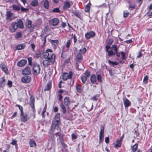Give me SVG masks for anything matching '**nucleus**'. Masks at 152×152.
I'll return each instance as SVG.
<instances>
[{
	"label": "nucleus",
	"instance_id": "393cba45",
	"mask_svg": "<svg viewBox=\"0 0 152 152\" xmlns=\"http://www.w3.org/2000/svg\"><path fill=\"white\" fill-rule=\"evenodd\" d=\"M91 4L90 2H89L85 6V7L84 11L86 12H88L90 10Z\"/></svg>",
	"mask_w": 152,
	"mask_h": 152
},
{
	"label": "nucleus",
	"instance_id": "a19ab883",
	"mask_svg": "<svg viewBox=\"0 0 152 152\" xmlns=\"http://www.w3.org/2000/svg\"><path fill=\"white\" fill-rule=\"evenodd\" d=\"M129 12L128 11L126 10L124 11L123 12V17L124 18H126L129 15Z\"/></svg>",
	"mask_w": 152,
	"mask_h": 152
},
{
	"label": "nucleus",
	"instance_id": "864d4df0",
	"mask_svg": "<svg viewBox=\"0 0 152 152\" xmlns=\"http://www.w3.org/2000/svg\"><path fill=\"white\" fill-rule=\"evenodd\" d=\"M16 106L18 107L19 108V110L20 111L21 113H22V112L23 113V107L22 106H21L19 104H17L16 105Z\"/></svg>",
	"mask_w": 152,
	"mask_h": 152
},
{
	"label": "nucleus",
	"instance_id": "6e6552de",
	"mask_svg": "<svg viewBox=\"0 0 152 152\" xmlns=\"http://www.w3.org/2000/svg\"><path fill=\"white\" fill-rule=\"evenodd\" d=\"M31 80V77L29 76H25L21 78V81L24 83H28Z\"/></svg>",
	"mask_w": 152,
	"mask_h": 152
},
{
	"label": "nucleus",
	"instance_id": "7c9ffc66",
	"mask_svg": "<svg viewBox=\"0 0 152 152\" xmlns=\"http://www.w3.org/2000/svg\"><path fill=\"white\" fill-rule=\"evenodd\" d=\"M60 113H57L55 115V119L56 122H59L60 121Z\"/></svg>",
	"mask_w": 152,
	"mask_h": 152
},
{
	"label": "nucleus",
	"instance_id": "37998d69",
	"mask_svg": "<svg viewBox=\"0 0 152 152\" xmlns=\"http://www.w3.org/2000/svg\"><path fill=\"white\" fill-rule=\"evenodd\" d=\"M78 52H80V53L82 54L85 53H86V49L85 48H83L82 49H80L79 50L77 51Z\"/></svg>",
	"mask_w": 152,
	"mask_h": 152
},
{
	"label": "nucleus",
	"instance_id": "e433bc0d",
	"mask_svg": "<svg viewBox=\"0 0 152 152\" xmlns=\"http://www.w3.org/2000/svg\"><path fill=\"white\" fill-rule=\"evenodd\" d=\"M41 56V53L40 51H38L35 53L34 57L36 58H39Z\"/></svg>",
	"mask_w": 152,
	"mask_h": 152
},
{
	"label": "nucleus",
	"instance_id": "9d476101",
	"mask_svg": "<svg viewBox=\"0 0 152 152\" xmlns=\"http://www.w3.org/2000/svg\"><path fill=\"white\" fill-rule=\"evenodd\" d=\"M35 99L33 96H31L30 99V105L33 110L34 111Z\"/></svg>",
	"mask_w": 152,
	"mask_h": 152
},
{
	"label": "nucleus",
	"instance_id": "69168bd1",
	"mask_svg": "<svg viewBox=\"0 0 152 152\" xmlns=\"http://www.w3.org/2000/svg\"><path fill=\"white\" fill-rule=\"evenodd\" d=\"M71 136L72 140H75L77 138V136L74 133H72L71 135Z\"/></svg>",
	"mask_w": 152,
	"mask_h": 152
},
{
	"label": "nucleus",
	"instance_id": "c03bdc74",
	"mask_svg": "<svg viewBox=\"0 0 152 152\" xmlns=\"http://www.w3.org/2000/svg\"><path fill=\"white\" fill-rule=\"evenodd\" d=\"M81 79L83 83H84L87 79V77L85 76H82Z\"/></svg>",
	"mask_w": 152,
	"mask_h": 152
},
{
	"label": "nucleus",
	"instance_id": "6e6d98bb",
	"mask_svg": "<svg viewBox=\"0 0 152 152\" xmlns=\"http://www.w3.org/2000/svg\"><path fill=\"white\" fill-rule=\"evenodd\" d=\"M112 48L115 51V53H117L118 52V49L117 48V46L114 45L112 46Z\"/></svg>",
	"mask_w": 152,
	"mask_h": 152
},
{
	"label": "nucleus",
	"instance_id": "ddd939ff",
	"mask_svg": "<svg viewBox=\"0 0 152 152\" xmlns=\"http://www.w3.org/2000/svg\"><path fill=\"white\" fill-rule=\"evenodd\" d=\"M6 84V80L3 77L0 78V88L4 87Z\"/></svg>",
	"mask_w": 152,
	"mask_h": 152
},
{
	"label": "nucleus",
	"instance_id": "5701e85b",
	"mask_svg": "<svg viewBox=\"0 0 152 152\" xmlns=\"http://www.w3.org/2000/svg\"><path fill=\"white\" fill-rule=\"evenodd\" d=\"M59 127L58 122L53 123L50 129H57Z\"/></svg>",
	"mask_w": 152,
	"mask_h": 152
},
{
	"label": "nucleus",
	"instance_id": "f704fd0d",
	"mask_svg": "<svg viewBox=\"0 0 152 152\" xmlns=\"http://www.w3.org/2000/svg\"><path fill=\"white\" fill-rule=\"evenodd\" d=\"M12 14V13L10 11H7L6 13V19L7 20L10 19Z\"/></svg>",
	"mask_w": 152,
	"mask_h": 152
},
{
	"label": "nucleus",
	"instance_id": "a878e982",
	"mask_svg": "<svg viewBox=\"0 0 152 152\" xmlns=\"http://www.w3.org/2000/svg\"><path fill=\"white\" fill-rule=\"evenodd\" d=\"M107 47V45L106 47V50L107 52L108 53L109 56H112L113 55H115V53L112 50H108Z\"/></svg>",
	"mask_w": 152,
	"mask_h": 152
},
{
	"label": "nucleus",
	"instance_id": "4d7b16f0",
	"mask_svg": "<svg viewBox=\"0 0 152 152\" xmlns=\"http://www.w3.org/2000/svg\"><path fill=\"white\" fill-rule=\"evenodd\" d=\"M71 43V41L70 40H68L67 41L66 45V47L67 48H68L69 47V46Z\"/></svg>",
	"mask_w": 152,
	"mask_h": 152
},
{
	"label": "nucleus",
	"instance_id": "423d86ee",
	"mask_svg": "<svg viewBox=\"0 0 152 152\" xmlns=\"http://www.w3.org/2000/svg\"><path fill=\"white\" fill-rule=\"evenodd\" d=\"M95 35V33L93 31H90L86 33L85 37L87 39L94 37Z\"/></svg>",
	"mask_w": 152,
	"mask_h": 152
},
{
	"label": "nucleus",
	"instance_id": "39448f33",
	"mask_svg": "<svg viewBox=\"0 0 152 152\" xmlns=\"http://www.w3.org/2000/svg\"><path fill=\"white\" fill-rule=\"evenodd\" d=\"M73 73L70 71L69 73H64L62 76V79L64 80H66L68 79H71L72 77Z\"/></svg>",
	"mask_w": 152,
	"mask_h": 152
},
{
	"label": "nucleus",
	"instance_id": "aec40b11",
	"mask_svg": "<svg viewBox=\"0 0 152 152\" xmlns=\"http://www.w3.org/2000/svg\"><path fill=\"white\" fill-rule=\"evenodd\" d=\"M51 43L53 45V48L56 49V48L57 46L59 43V41L58 40H52L50 41Z\"/></svg>",
	"mask_w": 152,
	"mask_h": 152
},
{
	"label": "nucleus",
	"instance_id": "680f3d73",
	"mask_svg": "<svg viewBox=\"0 0 152 152\" xmlns=\"http://www.w3.org/2000/svg\"><path fill=\"white\" fill-rule=\"evenodd\" d=\"M17 141L16 140H13L11 142H10V144L13 145H15L17 144Z\"/></svg>",
	"mask_w": 152,
	"mask_h": 152
},
{
	"label": "nucleus",
	"instance_id": "bf43d9fd",
	"mask_svg": "<svg viewBox=\"0 0 152 152\" xmlns=\"http://www.w3.org/2000/svg\"><path fill=\"white\" fill-rule=\"evenodd\" d=\"M104 128L103 126L101 127L100 131L99 133V134L104 135Z\"/></svg>",
	"mask_w": 152,
	"mask_h": 152
},
{
	"label": "nucleus",
	"instance_id": "1a4fd4ad",
	"mask_svg": "<svg viewBox=\"0 0 152 152\" xmlns=\"http://www.w3.org/2000/svg\"><path fill=\"white\" fill-rule=\"evenodd\" d=\"M20 119L22 121L25 122L29 118L27 117V115L26 113H22L20 114Z\"/></svg>",
	"mask_w": 152,
	"mask_h": 152
},
{
	"label": "nucleus",
	"instance_id": "cd10ccee",
	"mask_svg": "<svg viewBox=\"0 0 152 152\" xmlns=\"http://www.w3.org/2000/svg\"><path fill=\"white\" fill-rule=\"evenodd\" d=\"M49 3L48 0H45L44 2L43 6L45 8L47 9L49 8Z\"/></svg>",
	"mask_w": 152,
	"mask_h": 152
},
{
	"label": "nucleus",
	"instance_id": "a18cd8bd",
	"mask_svg": "<svg viewBox=\"0 0 152 152\" xmlns=\"http://www.w3.org/2000/svg\"><path fill=\"white\" fill-rule=\"evenodd\" d=\"M22 34L21 32H18L17 33L15 36V38L16 39H18L20 38L22 36Z\"/></svg>",
	"mask_w": 152,
	"mask_h": 152
},
{
	"label": "nucleus",
	"instance_id": "0e129e2a",
	"mask_svg": "<svg viewBox=\"0 0 152 152\" xmlns=\"http://www.w3.org/2000/svg\"><path fill=\"white\" fill-rule=\"evenodd\" d=\"M74 15L79 18H80V14L79 12H76L74 13Z\"/></svg>",
	"mask_w": 152,
	"mask_h": 152
},
{
	"label": "nucleus",
	"instance_id": "8fccbe9b",
	"mask_svg": "<svg viewBox=\"0 0 152 152\" xmlns=\"http://www.w3.org/2000/svg\"><path fill=\"white\" fill-rule=\"evenodd\" d=\"M121 54L122 56L121 58L122 60H124L125 59L126 56L125 53L123 51L121 52Z\"/></svg>",
	"mask_w": 152,
	"mask_h": 152
},
{
	"label": "nucleus",
	"instance_id": "a211bd4d",
	"mask_svg": "<svg viewBox=\"0 0 152 152\" xmlns=\"http://www.w3.org/2000/svg\"><path fill=\"white\" fill-rule=\"evenodd\" d=\"M59 20L56 18H54L52 19L51 21V23L53 26H56L58 23Z\"/></svg>",
	"mask_w": 152,
	"mask_h": 152
},
{
	"label": "nucleus",
	"instance_id": "c9c22d12",
	"mask_svg": "<svg viewBox=\"0 0 152 152\" xmlns=\"http://www.w3.org/2000/svg\"><path fill=\"white\" fill-rule=\"evenodd\" d=\"M108 62L109 64L110 65L111 64H112L113 66L117 65L118 64V63L117 62L111 61L110 60H108Z\"/></svg>",
	"mask_w": 152,
	"mask_h": 152
},
{
	"label": "nucleus",
	"instance_id": "58836bf2",
	"mask_svg": "<svg viewBox=\"0 0 152 152\" xmlns=\"http://www.w3.org/2000/svg\"><path fill=\"white\" fill-rule=\"evenodd\" d=\"M134 133L136 137H137L139 135V134L138 132V129L137 128H135L134 130Z\"/></svg>",
	"mask_w": 152,
	"mask_h": 152
},
{
	"label": "nucleus",
	"instance_id": "f03ea898",
	"mask_svg": "<svg viewBox=\"0 0 152 152\" xmlns=\"http://www.w3.org/2000/svg\"><path fill=\"white\" fill-rule=\"evenodd\" d=\"M70 102V98L68 96H66L64 99V104L63 103H61L60 104V106L62 109V111L63 114H65L66 112V109L65 106L69 108Z\"/></svg>",
	"mask_w": 152,
	"mask_h": 152
},
{
	"label": "nucleus",
	"instance_id": "0eeeda50",
	"mask_svg": "<svg viewBox=\"0 0 152 152\" xmlns=\"http://www.w3.org/2000/svg\"><path fill=\"white\" fill-rule=\"evenodd\" d=\"M83 59V58L82 55V53H80V52H76V57L75 59V62H78L80 63L81 61Z\"/></svg>",
	"mask_w": 152,
	"mask_h": 152
},
{
	"label": "nucleus",
	"instance_id": "13d9d810",
	"mask_svg": "<svg viewBox=\"0 0 152 152\" xmlns=\"http://www.w3.org/2000/svg\"><path fill=\"white\" fill-rule=\"evenodd\" d=\"M7 84L9 88L12 87V82L11 81L8 80L7 83Z\"/></svg>",
	"mask_w": 152,
	"mask_h": 152
},
{
	"label": "nucleus",
	"instance_id": "5fc2aeb1",
	"mask_svg": "<svg viewBox=\"0 0 152 152\" xmlns=\"http://www.w3.org/2000/svg\"><path fill=\"white\" fill-rule=\"evenodd\" d=\"M51 88V86L50 84L48 83L47 84L46 87L45 89V91L49 90Z\"/></svg>",
	"mask_w": 152,
	"mask_h": 152
},
{
	"label": "nucleus",
	"instance_id": "9b49d317",
	"mask_svg": "<svg viewBox=\"0 0 152 152\" xmlns=\"http://www.w3.org/2000/svg\"><path fill=\"white\" fill-rule=\"evenodd\" d=\"M22 74L23 75L30 74H31L30 68L29 67H26L22 70Z\"/></svg>",
	"mask_w": 152,
	"mask_h": 152
},
{
	"label": "nucleus",
	"instance_id": "de8ad7c7",
	"mask_svg": "<svg viewBox=\"0 0 152 152\" xmlns=\"http://www.w3.org/2000/svg\"><path fill=\"white\" fill-rule=\"evenodd\" d=\"M104 137V135L99 134V142L100 143L103 142V138Z\"/></svg>",
	"mask_w": 152,
	"mask_h": 152
},
{
	"label": "nucleus",
	"instance_id": "c85d7f7f",
	"mask_svg": "<svg viewBox=\"0 0 152 152\" xmlns=\"http://www.w3.org/2000/svg\"><path fill=\"white\" fill-rule=\"evenodd\" d=\"M128 3L129 4V10H132L135 9V6L134 4L132 3L130 1H128Z\"/></svg>",
	"mask_w": 152,
	"mask_h": 152
},
{
	"label": "nucleus",
	"instance_id": "f8f14e48",
	"mask_svg": "<svg viewBox=\"0 0 152 152\" xmlns=\"http://www.w3.org/2000/svg\"><path fill=\"white\" fill-rule=\"evenodd\" d=\"M27 62L26 60L23 59L19 61L17 63V65L20 67H22L25 65Z\"/></svg>",
	"mask_w": 152,
	"mask_h": 152
},
{
	"label": "nucleus",
	"instance_id": "052dcab7",
	"mask_svg": "<svg viewBox=\"0 0 152 152\" xmlns=\"http://www.w3.org/2000/svg\"><path fill=\"white\" fill-rule=\"evenodd\" d=\"M85 76H86L87 77H88L90 75V72L88 71H86L84 73Z\"/></svg>",
	"mask_w": 152,
	"mask_h": 152
},
{
	"label": "nucleus",
	"instance_id": "6ab92c4d",
	"mask_svg": "<svg viewBox=\"0 0 152 152\" xmlns=\"http://www.w3.org/2000/svg\"><path fill=\"white\" fill-rule=\"evenodd\" d=\"M121 140H117L116 142L114 144V147L118 149L119 147H121Z\"/></svg>",
	"mask_w": 152,
	"mask_h": 152
},
{
	"label": "nucleus",
	"instance_id": "b1692460",
	"mask_svg": "<svg viewBox=\"0 0 152 152\" xmlns=\"http://www.w3.org/2000/svg\"><path fill=\"white\" fill-rule=\"evenodd\" d=\"M29 146L31 147H33L35 146L36 145V143L32 139H31L29 142Z\"/></svg>",
	"mask_w": 152,
	"mask_h": 152
},
{
	"label": "nucleus",
	"instance_id": "09e8293b",
	"mask_svg": "<svg viewBox=\"0 0 152 152\" xmlns=\"http://www.w3.org/2000/svg\"><path fill=\"white\" fill-rule=\"evenodd\" d=\"M60 12L59 9L58 8H54L52 10V12L56 13H59Z\"/></svg>",
	"mask_w": 152,
	"mask_h": 152
},
{
	"label": "nucleus",
	"instance_id": "412c9836",
	"mask_svg": "<svg viewBox=\"0 0 152 152\" xmlns=\"http://www.w3.org/2000/svg\"><path fill=\"white\" fill-rule=\"evenodd\" d=\"M26 47L25 44H19L16 47V50H21L25 48Z\"/></svg>",
	"mask_w": 152,
	"mask_h": 152
},
{
	"label": "nucleus",
	"instance_id": "7ed1b4c3",
	"mask_svg": "<svg viewBox=\"0 0 152 152\" xmlns=\"http://www.w3.org/2000/svg\"><path fill=\"white\" fill-rule=\"evenodd\" d=\"M33 72L35 75H38L40 73V66L37 63H34L33 68Z\"/></svg>",
	"mask_w": 152,
	"mask_h": 152
},
{
	"label": "nucleus",
	"instance_id": "f257e3e1",
	"mask_svg": "<svg viewBox=\"0 0 152 152\" xmlns=\"http://www.w3.org/2000/svg\"><path fill=\"white\" fill-rule=\"evenodd\" d=\"M43 56L45 60L43 61V64L45 67H47L53 64L55 61V55L54 54L50 55L49 53L45 52L44 53Z\"/></svg>",
	"mask_w": 152,
	"mask_h": 152
},
{
	"label": "nucleus",
	"instance_id": "72a5a7b5",
	"mask_svg": "<svg viewBox=\"0 0 152 152\" xmlns=\"http://www.w3.org/2000/svg\"><path fill=\"white\" fill-rule=\"evenodd\" d=\"M99 94H96L93 96L91 99V100L96 101L98 99V98L99 97Z\"/></svg>",
	"mask_w": 152,
	"mask_h": 152
},
{
	"label": "nucleus",
	"instance_id": "3c124183",
	"mask_svg": "<svg viewBox=\"0 0 152 152\" xmlns=\"http://www.w3.org/2000/svg\"><path fill=\"white\" fill-rule=\"evenodd\" d=\"M148 76L146 75L145 76L143 79V81L145 83L147 84L148 82Z\"/></svg>",
	"mask_w": 152,
	"mask_h": 152
},
{
	"label": "nucleus",
	"instance_id": "e2e57ef3",
	"mask_svg": "<svg viewBox=\"0 0 152 152\" xmlns=\"http://www.w3.org/2000/svg\"><path fill=\"white\" fill-rule=\"evenodd\" d=\"M113 39H109L108 40L107 44L109 45H110L112 44V43L113 42Z\"/></svg>",
	"mask_w": 152,
	"mask_h": 152
},
{
	"label": "nucleus",
	"instance_id": "4c0bfd02",
	"mask_svg": "<svg viewBox=\"0 0 152 152\" xmlns=\"http://www.w3.org/2000/svg\"><path fill=\"white\" fill-rule=\"evenodd\" d=\"M47 36H46L44 37V38L43 39H42V42H43V44L41 45V48H44L45 44L46 42V37Z\"/></svg>",
	"mask_w": 152,
	"mask_h": 152
},
{
	"label": "nucleus",
	"instance_id": "338daca9",
	"mask_svg": "<svg viewBox=\"0 0 152 152\" xmlns=\"http://www.w3.org/2000/svg\"><path fill=\"white\" fill-rule=\"evenodd\" d=\"M28 62L29 64L30 65H31L32 64V58L31 57H28Z\"/></svg>",
	"mask_w": 152,
	"mask_h": 152
},
{
	"label": "nucleus",
	"instance_id": "49530a36",
	"mask_svg": "<svg viewBox=\"0 0 152 152\" xmlns=\"http://www.w3.org/2000/svg\"><path fill=\"white\" fill-rule=\"evenodd\" d=\"M20 8L21 11L23 12H26L28 10V8H25L23 7H20Z\"/></svg>",
	"mask_w": 152,
	"mask_h": 152
},
{
	"label": "nucleus",
	"instance_id": "20e7f679",
	"mask_svg": "<svg viewBox=\"0 0 152 152\" xmlns=\"http://www.w3.org/2000/svg\"><path fill=\"white\" fill-rule=\"evenodd\" d=\"M18 27V25L17 23L14 22L12 23L9 27V30L10 31L13 32H15Z\"/></svg>",
	"mask_w": 152,
	"mask_h": 152
},
{
	"label": "nucleus",
	"instance_id": "c756f323",
	"mask_svg": "<svg viewBox=\"0 0 152 152\" xmlns=\"http://www.w3.org/2000/svg\"><path fill=\"white\" fill-rule=\"evenodd\" d=\"M18 27L20 28H24L23 22L21 19H19L18 21Z\"/></svg>",
	"mask_w": 152,
	"mask_h": 152
},
{
	"label": "nucleus",
	"instance_id": "603ef678",
	"mask_svg": "<svg viewBox=\"0 0 152 152\" xmlns=\"http://www.w3.org/2000/svg\"><path fill=\"white\" fill-rule=\"evenodd\" d=\"M97 78L98 81L99 82H102V77L99 74L97 75Z\"/></svg>",
	"mask_w": 152,
	"mask_h": 152
},
{
	"label": "nucleus",
	"instance_id": "2f4dec72",
	"mask_svg": "<svg viewBox=\"0 0 152 152\" xmlns=\"http://www.w3.org/2000/svg\"><path fill=\"white\" fill-rule=\"evenodd\" d=\"M38 2L37 0H34L31 2V5L33 7H36L38 6Z\"/></svg>",
	"mask_w": 152,
	"mask_h": 152
},
{
	"label": "nucleus",
	"instance_id": "79ce46f5",
	"mask_svg": "<svg viewBox=\"0 0 152 152\" xmlns=\"http://www.w3.org/2000/svg\"><path fill=\"white\" fill-rule=\"evenodd\" d=\"M138 144H136L133 145L132 148V151L133 152H135L136 151V150L137 148Z\"/></svg>",
	"mask_w": 152,
	"mask_h": 152
},
{
	"label": "nucleus",
	"instance_id": "ea45409f",
	"mask_svg": "<svg viewBox=\"0 0 152 152\" xmlns=\"http://www.w3.org/2000/svg\"><path fill=\"white\" fill-rule=\"evenodd\" d=\"M6 149L3 151V152H9V151L10 148V146L8 144H6L5 145Z\"/></svg>",
	"mask_w": 152,
	"mask_h": 152
},
{
	"label": "nucleus",
	"instance_id": "2eb2a0df",
	"mask_svg": "<svg viewBox=\"0 0 152 152\" xmlns=\"http://www.w3.org/2000/svg\"><path fill=\"white\" fill-rule=\"evenodd\" d=\"M76 88L77 92L81 93L83 92V87L79 84H77L76 85Z\"/></svg>",
	"mask_w": 152,
	"mask_h": 152
},
{
	"label": "nucleus",
	"instance_id": "4468645a",
	"mask_svg": "<svg viewBox=\"0 0 152 152\" xmlns=\"http://www.w3.org/2000/svg\"><path fill=\"white\" fill-rule=\"evenodd\" d=\"M124 103L125 107H128L131 106V102L127 98L124 99Z\"/></svg>",
	"mask_w": 152,
	"mask_h": 152
},
{
	"label": "nucleus",
	"instance_id": "bb28decb",
	"mask_svg": "<svg viewBox=\"0 0 152 152\" xmlns=\"http://www.w3.org/2000/svg\"><path fill=\"white\" fill-rule=\"evenodd\" d=\"M91 81L93 84H94L96 81V77L95 75L92 74L91 77Z\"/></svg>",
	"mask_w": 152,
	"mask_h": 152
},
{
	"label": "nucleus",
	"instance_id": "dca6fc26",
	"mask_svg": "<svg viewBox=\"0 0 152 152\" xmlns=\"http://www.w3.org/2000/svg\"><path fill=\"white\" fill-rule=\"evenodd\" d=\"M71 4L69 1H66L64 2V5L63 6V9L65 10L70 8Z\"/></svg>",
	"mask_w": 152,
	"mask_h": 152
},
{
	"label": "nucleus",
	"instance_id": "f3484780",
	"mask_svg": "<svg viewBox=\"0 0 152 152\" xmlns=\"http://www.w3.org/2000/svg\"><path fill=\"white\" fill-rule=\"evenodd\" d=\"M0 68L5 73L7 74L8 72V70L5 65L3 63L0 64Z\"/></svg>",
	"mask_w": 152,
	"mask_h": 152
},
{
	"label": "nucleus",
	"instance_id": "774afa93",
	"mask_svg": "<svg viewBox=\"0 0 152 152\" xmlns=\"http://www.w3.org/2000/svg\"><path fill=\"white\" fill-rule=\"evenodd\" d=\"M63 135L61 137H58V140H59L61 143H63V141H64V140L63 139Z\"/></svg>",
	"mask_w": 152,
	"mask_h": 152
},
{
	"label": "nucleus",
	"instance_id": "4be33fe9",
	"mask_svg": "<svg viewBox=\"0 0 152 152\" xmlns=\"http://www.w3.org/2000/svg\"><path fill=\"white\" fill-rule=\"evenodd\" d=\"M21 5L19 4L18 5L13 4L12 6L14 10L16 11H18L20 10Z\"/></svg>",
	"mask_w": 152,
	"mask_h": 152
},
{
	"label": "nucleus",
	"instance_id": "473e14b6",
	"mask_svg": "<svg viewBox=\"0 0 152 152\" xmlns=\"http://www.w3.org/2000/svg\"><path fill=\"white\" fill-rule=\"evenodd\" d=\"M32 22L31 21L29 20H28L26 23V26L28 28H30L31 26Z\"/></svg>",
	"mask_w": 152,
	"mask_h": 152
}]
</instances>
